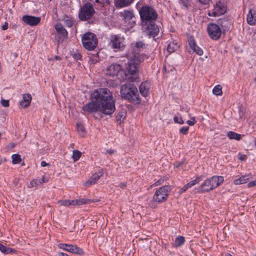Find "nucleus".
Returning a JSON list of instances; mask_svg holds the SVG:
<instances>
[{"instance_id": "obj_40", "label": "nucleus", "mask_w": 256, "mask_h": 256, "mask_svg": "<svg viewBox=\"0 0 256 256\" xmlns=\"http://www.w3.org/2000/svg\"><path fill=\"white\" fill-rule=\"evenodd\" d=\"M191 188L190 186V184H189L188 183L184 185L182 188L179 192H178V194H182V193H184V192H186V190L189 188Z\"/></svg>"}, {"instance_id": "obj_50", "label": "nucleus", "mask_w": 256, "mask_h": 256, "mask_svg": "<svg viewBox=\"0 0 256 256\" xmlns=\"http://www.w3.org/2000/svg\"><path fill=\"white\" fill-rule=\"evenodd\" d=\"M256 186V180H254V181H251L248 184V188L253 187Z\"/></svg>"}, {"instance_id": "obj_9", "label": "nucleus", "mask_w": 256, "mask_h": 256, "mask_svg": "<svg viewBox=\"0 0 256 256\" xmlns=\"http://www.w3.org/2000/svg\"><path fill=\"white\" fill-rule=\"evenodd\" d=\"M156 20L142 24V30L149 36L154 38L160 32V26L155 23Z\"/></svg>"}, {"instance_id": "obj_16", "label": "nucleus", "mask_w": 256, "mask_h": 256, "mask_svg": "<svg viewBox=\"0 0 256 256\" xmlns=\"http://www.w3.org/2000/svg\"><path fill=\"white\" fill-rule=\"evenodd\" d=\"M122 70L121 65L116 63L112 64L107 68L106 74L110 76H116Z\"/></svg>"}, {"instance_id": "obj_53", "label": "nucleus", "mask_w": 256, "mask_h": 256, "mask_svg": "<svg viewBox=\"0 0 256 256\" xmlns=\"http://www.w3.org/2000/svg\"><path fill=\"white\" fill-rule=\"evenodd\" d=\"M30 187H34L36 186V182L33 180L30 182Z\"/></svg>"}, {"instance_id": "obj_51", "label": "nucleus", "mask_w": 256, "mask_h": 256, "mask_svg": "<svg viewBox=\"0 0 256 256\" xmlns=\"http://www.w3.org/2000/svg\"><path fill=\"white\" fill-rule=\"evenodd\" d=\"M202 4H206L209 3L210 0H198Z\"/></svg>"}, {"instance_id": "obj_5", "label": "nucleus", "mask_w": 256, "mask_h": 256, "mask_svg": "<svg viewBox=\"0 0 256 256\" xmlns=\"http://www.w3.org/2000/svg\"><path fill=\"white\" fill-rule=\"evenodd\" d=\"M172 190L171 186H164L156 190L152 196V199L157 203L165 202L168 200V195Z\"/></svg>"}, {"instance_id": "obj_18", "label": "nucleus", "mask_w": 256, "mask_h": 256, "mask_svg": "<svg viewBox=\"0 0 256 256\" xmlns=\"http://www.w3.org/2000/svg\"><path fill=\"white\" fill-rule=\"evenodd\" d=\"M110 44L112 47L116 49H120L124 46L121 38L117 36H112L110 37Z\"/></svg>"}, {"instance_id": "obj_6", "label": "nucleus", "mask_w": 256, "mask_h": 256, "mask_svg": "<svg viewBox=\"0 0 256 256\" xmlns=\"http://www.w3.org/2000/svg\"><path fill=\"white\" fill-rule=\"evenodd\" d=\"M82 40L84 47L88 50H94L98 46L97 38L92 32L84 34Z\"/></svg>"}, {"instance_id": "obj_59", "label": "nucleus", "mask_w": 256, "mask_h": 256, "mask_svg": "<svg viewBox=\"0 0 256 256\" xmlns=\"http://www.w3.org/2000/svg\"><path fill=\"white\" fill-rule=\"evenodd\" d=\"M226 256H232L231 254H227Z\"/></svg>"}, {"instance_id": "obj_33", "label": "nucleus", "mask_w": 256, "mask_h": 256, "mask_svg": "<svg viewBox=\"0 0 256 256\" xmlns=\"http://www.w3.org/2000/svg\"><path fill=\"white\" fill-rule=\"evenodd\" d=\"M64 24L68 27H71L74 24V20L72 18L68 17L66 15L64 16Z\"/></svg>"}, {"instance_id": "obj_31", "label": "nucleus", "mask_w": 256, "mask_h": 256, "mask_svg": "<svg viewBox=\"0 0 256 256\" xmlns=\"http://www.w3.org/2000/svg\"><path fill=\"white\" fill-rule=\"evenodd\" d=\"M205 176L204 175H201L200 176H198L194 180H192L188 182L190 184V186H194L195 184H198L200 181H202L204 178Z\"/></svg>"}, {"instance_id": "obj_20", "label": "nucleus", "mask_w": 256, "mask_h": 256, "mask_svg": "<svg viewBox=\"0 0 256 256\" xmlns=\"http://www.w3.org/2000/svg\"><path fill=\"white\" fill-rule=\"evenodd\" d=\"M102 176V173L100 172V174L98 173H95L94 174L92 175L91 178L87 180L84 186H90L94 184H96V182H97V180Z\"/></svg>"}, {"instance_id": "obj_54", "label": "nucleus", "mask_w": 256, "mask_h": 256, "mask_svg": "<svg viewBox=\"0 0 256 256\" xmlns=\"http://www.w3.org/2000/svg\"><path fill=\"white\" fill-rule=\"evenodd\" d=\"M8 28V24L7 22H6L4 25L2 26V29L3 30H6Z\"/></svg>"}, {"instance_id": "obj_61", "label": "nucleus", "mask_w": 256, "mask_h": 256, "mask_svg": "<svg viewBox=\"0 0 256 256\" xmlns=\"http://www.w3.org/2000/svg\"><path fill=\"white\" fill-rule=\"evenodd\" d=\"M254 144H256V140L254 141Z\"/></svg>"}, {"instance_id": "obj_29", "label": "nucleus", "mask_w": 256, "mask_h": 256, "mask_svg": "<svg viewBox=\"0 0 256 256\" xmlns=\"http://www.w3.org/2000/svg\"><path fill=\"white\" fill-rule=\"evenodd\" d=\"M178 48V46L175 42H172L168 44L167 47L168 51L172 53L176 51Z\"/></svg>"}, {"instance_id": "obj_32", "label": "nucleus", "mask_w": 256, "mask_h": 256, "mask_svg": "<svg viewBox=\"0 0 256 256\" xmlns=\"http://www.w3.org/2000/svg\"><path fill=\"white\" fill-rule=\"evenodd\" d=\"M144 43L142 42H138L135 44V49L134 50L135 51L136 54H139L138 52L140 51L141 49L143 48L144 46Z\"/></svg>"}, {"instance_id": "obj_39", "label": "nucleus", "mask_w": 256, "mask_h": 256, "mask_svg": "<svg viewBox=\"0 0 256 256\" xmlns=\"http://www.w3.org/2000/svg\"><path fill=\"white\" fill-rule=\"evenodd\" d=\"M213 93L216 96H220L222 94V87L220 85L216 86L212 90Z\"/></svg>"}, {"instance_id": "obj_12", "label": "nucleus", "mask_w": 256, "mask_h": 256, "mask_svg": "<svg viewBox=\"0 0 256 256\" xmlns=\"http://www.w3.org/2000/svg\"><path fill=\"white\" fill-rule=\"evenodd\" d=\"M226 12V7L224 3L220 1L217 2L214 9L210 12L208 15L210 16H218L224 14Z\"/></svg>"}, {"instance_id": "obj_45", "label": "nucleus", "mask_w": 256, "mask_h": 256, "mask_svg": "<svg viewBox=\"0 0 256 256\" xmlns=\"http://www.w3.org/2000/svg\"><path fill=\"white\" fill-rule=\"evenodd\" d=\"M157 202L153 199L150 202L149 206L152 208H157Z\"/></svg>"}, {"instance_id": "obj_21", "label": "nucleus", "mask_w": 256, "mask_h": 256, "mask_svg": "<svg viewBox=\"0 0 256 256\" xmlns=\"http://www.w3.org/2000/svg\"><path fill=\"white\" fill-rule=\"evenodd\" d=\"M133 0H115L114 6L116 8H122L130 6Z\"/></svg>"}, {"instance_id": "obj_56", "label": "nucleus", "mask_w": 256, "mask_h": 256, "mask_svg": "<svg viewBox=\"0 0 256 256\" xmlns=\"http://www.w3.org/2000/svg\"><path fill=\"white\" fill-rule=\"evenodd\" d=\"M182 164L183 162H176V164H174V165L176 167L178 168L180 167Z\"/></svg>"}, {"instance_id": "obj_35", "label": "nucleus", "mask_w": 256, "mask_h": 256, "mask_svg": "<svg viewBox=\"0 0 256 256\" xmlns=\"http://www.w3.org/2000/svg\"><path fill=\"white\" fill-rule=\"evenodd\" d=\"M184 238L182 236H178L174 240V246H180L184 242Z\"/></svg>"}, {"instance_id": "obj_19", "label": "nucleus", "mask_w": 256, "mask_h": 256, "mask_svg": "<svg viewBox=\"0 0 256 256\" xmlns=\"http://www.w3.org/2000/svg\"><path fill=\"white\" fill-rule=\"evenodd\" d=\"M55 29L58 34L60 35V38H62V40L67 38L68 35V32L61 24H56L55 25Z\"/></svg>"}, {"instance_id": "obj_44", "label": "nucleus", "mask_w": 256, "mask_h": 256, "mask_svg": "<svg viewBox=\"0 0 256 256\" xmlns=\"http://www.w3.org/2000/svg\"><path fill=\"white\" fill-rule=\"evenodd\" d=\"M188 129H189L188 126H184V127L180 129V132L181 134H186L188 133Z\"/></svg>"}, {"instance_id": "obj_4", "label": "nucleus", "mask_w": 256, "mask_h": 256, "mask_svg": "<svg viewBox=\"0 0 256 256\" xmlns=\"http://www.w3.org/2000/svg\"><path fill=\"white\" fill-rule=\"evenodd\" d=\"M140 15L142 22L144 23L152 22L156 20L158 18V14L154 8L150 6L144 5L139 10Z\"/></svg>"}, {"instance_id": "obj_57", "label": "nucleus", "mask_w": 256, "mask_h": 256, "mask_svg": "<svg viewBox=\"0 0 256 256\" xmlns=\"http://www.w3.org/2000/svg\"><path fill=\"white\" fill-rule=\"evenodd\" d=\"M126 186V184L125 183V182L122 183L120 184V188H122V189L124 188Z\"/></svg>"}, {"instance_id": "obj_22", "label": "nucleus", "mask_w": 256, "mask_h": 256, "mask_svg": "<svg viewBox=\"0 0 256 256\" xmlns=\"http://www.w3.org/2000/svg\"><path fill=\"white\" fill-rule=\"evenodd\" d=\"M247 22L251 26L255 25L256 24V12L252 10H250L247 15Z\"/></svg>"}, {"instance_id": "obj_24", "label": "nucleus", "mask_w": 256, "mask_h": 256, "mask_svg": "<svg viewBox=\"0 0 256 256\" xmlns=\"http://www.w3.org/2000/svg\"><path fill=\"white\" fill-rule=\"evenodd\" d=\"M32 99L30 94H23L22 100L20 103V106L24 108H28L30 104Z\"/></svg>"}, {"instance_id": "obj_42", "label": "nucleus", "mask_w": 256, "mask_h": 256, "mask_svg": "<svg viewBox=\"0 0 256 256\" xmlns=\"http://www.w3.org/2000/svg\"><path fill=\"white\" fill-rule=\"evenodd\" d=\"M174 120L176 123H178L181 124L184 123V122L181 117L174 116Z\"/></svg>"}, {"instance_id": "obj_49", "label": "nucleus", "mask_w": 256, "mask_h": 256, "mask_svg": "<svg viewBox=\"0 0 256 256\" xmlns=\"http://www.w3.org/2000/svg\"><path fill=\"white\" fill-rule=\"evenodd\" d=\"M238 158L240 161H244V160H246V155L242 154H241L240 153H239Z\"/></svg>"}, {"instance_id": "obj_1", "label": "nucleus", "mask_w": 256, "mask_h": 256, "mask_svg": "<svg viewBox=\"0 0 256 256\" xmlns=\"http://www.w3.org/2000/svg\"><path fill=\"white\" fill-rule=\"evenodd\" d=\"M90 98L91 102L82 108L86 112L92 114L100 111L104 114L110 116L116 110L112 94L107 88L95 90L90 94Z\"/></svg>"}, {"instance_id": "obj_34", "label": "nucleus", "mask_w": 256, "mask_h": 256, "mask_svg": "<svg viewBox=\"0 0 256 256\" xmlns=\"http://www.w3.org/2000/svg\"><path fill=\"white\" fill-rule=\"evenodd\" d=\"M126 117V112L124 111L120 112L116 116V120L120 124Z\"/></svg>"}, {"instance_id": "obj_11", "label": "nucleus", "mask_w": 256, "mask_h": 256, "mask_svg": "<svg viewBox=\"0 0 256 256\" xmlns=\"http://www.w3.org/2000/svg\"><path fill=\"white\" fill-rule=\"evenodd\" d=\"M121 16L128 26L132 28L135 25L136 18L132 10H124L121 14Z\"/></svg>"}, {"instance_id": "obj_27", "label": "nucleus", "mask_w": 256, "mask_h": 256, "mask_svg": "<svg viewBox=\"0 0 256 256\" xmlns=\"http://www.w3.org/2000/svg\"><path fill=\"white\" fill-rule=\"evenodd\" d=\"M227 136L230 139H234L236 140H240L242 138V136L235 132L230 131L227 134Z\"/></svg>"}, {"instance_id": "obj_15", "label": "nucleus", "mask_w": 256, "mask_h": 256, "mask_svg": "<svg viewBox=\"0 0 256 256\" xmlns=\"http://www.w3.org/2000/svg\"><path fill=\"white\" fill-rule=\"evenodd\" d=\"M22 20L26 24L30 26H35L40 22L41 18L38 16L24 15L22 16Z\"/></svg>"}, {"instance_id": "obj_28", "label": "nucleus", "mask_w": 256, "mask_h": 256, "mask_svg": "<svg viewBox=\"0 0 256 256\" xmlns=\"http://www.w3.org/2000/svg\"><path fill=\"white\" fill-rule=\"evenodd\" d=\"M0 250L4 254H8L12 252H16L15 250L8 247L0 243Z\"/></svg>"}, {"instance_id": "obj_30", "label": "nucleus", "mask_w": 256, "mask_h": 256, "mask_svg": "<svg viewBox=\"0 0 256 256\" xmlns=\"http://www.w3.org/2000/svg\"><path fill=\"white\" fill-rule=\"evenodd\" d=\"M76 128L78 134L80 136H84L86 133V129L84 126L81 124H76Z\"/></svg>"}, {"instance_id": "obj_52", "label": "nucleus", "mask_w": 256, "mask_h": 256, "mask_svg": "<svg viewBox=\"0 0 256 256\" xmlns=\"http://www.w3.org/2000/svg\"><path fill=\"white\" fill-rule=\"evenodd\" d=\"M116 150L114 149H108L106 150V152L110 154H112L116 152Z\"/></svg>"}, {"instance_id": "obj_10", "label": "nucleus", "mask_w": 256, "mask_h": 256, "mask_svg": "<svg viewBox=\"0 0 256 256\" xmlns=\"http://www.w3.org/2000/svg\"><path fill=\"white\" fill-rule=\"evenodd\" d=\"M207 30L210 38L214 40H218L221 36L222 30L218 24L213 23L209 24Z\"/></svg>"}, {"instance_id": "obj_37", "label": "nucleus", "mask_w": 256, "mask_h": 256, "mask_svg": "<svg viewBox=\"0 0 256 256\" xmlns=\"http://www.w3.org/2000/svg\"><path fill=\"white\" fill-rule=\"evenodd\" d=\"M82 156V153L78 150H74L72 152V158L74 162L78 160Z\"/></svg>"}, {"instance_id": "obj_25", "label": "nucleus", "mask_w": 256, "mask_h": 256, "mask_svg": "<svg viewBox=\"0 0 256 256\" xmlns=\"http://www.w3.org/2000/svg\"><path fill=\"white\" fill-rule=\"evenodd\" d=\"M98 200H96V202H98ZM74 205L80 206V205L84 204L94 202L96 201H94V200H88V199L80 198L78 200H74Z\"/></svg>"}, {"instance_id": "obj_41", "label": "nucleus", "mask_w": 256, "mask_h": 256, "mask_svg": "<svg viewBox=\"0 0 256 256\" xmlns=\"http://www.w3.org/2000/svg\"><path fill=\"white\" fill-rule=\"evenodd\" d=\"M165 180H166L164 179V178H160L156 182H155L152 185L151 187H152L153 186H159V185L162 184V183H164V182Z\"/></svg>"}, {"instance_id": "obj_47", "label": "nucleus", "mask_w": 256, "mask_h": 256, "mask_svg": "<svg viewBox=\"0 0 256 256\" xmlns=\"http://www.w3.org/2000/svg\"><path fill=\"white\" fill-rule=\"evenodd\" d=\"M0 104L4 107H8L9 106V100L2 99L0 102Z\"/></svg>"}, {"instance_id": "obj_13", "label": "nucleus", "mask_w": 256, "mask_h": 256, "mask_svg": "<svg viewBox=\"0 0 256 256\" xmlns=\"http://www.w3.org/2000/svg\"><path fill=\"white\" fill-rule=\"evenodd\" d=\"M58 247L61 249H63L72 254H78L80 255H82L84 254L83 250L80 248L75 245L60 244H58Z\"/></svg>"}, {"instance_id": "obj_2", "label": "nucleus", "mask_w": 256, "mask_h": 256, "mask_svg": "<svg viewBox=\"0 0 256 256\" xmlns=\"http://www.w3.org/2000/svg\"><path fill=\"white\" fill-rule=\"evenodd\" d=\"M120 92L122 97L135 104H140L141 100L137 88L134 84L128 83L121 86Z\"/></svg>"}, {"instance_id": "obj_48", "label": "nucleus", "mask_w": 256, "mask_h": 256, "mask_svg": "<svg viewBox=\"0 0 256 256\" xmlns=\"http://www.w3.org/2000/svg\"><path fill=\"white\" fill-rule=\"evenodd\" d=\"M72 56L76 60H80L82 58V55L79 52L73 54Z\"/></svg>"}, {"instance_id": "obj_3", "label": "nucleus", "mask_w": 256, "mask_h": 256, "mask_svg": "<svg viewBox=\"0 0 256 256\" xmlns=\"http://www.w3.org/2000/svg\"><path fill=\"white\" fill-rule=\"evenodd\" d=\"M222 176H213L206 179L198 188V192L201 193L209 192L224 182Z\"/></svg>"}, {"instance_id": "obj_8", "label": "nucleus", "mask_w": 256, "mask_h": 256, "mask_svg": "<svg viewBox=\"0 0 256 256\" xmlns=\"http://www.w3.org/2000/svg\"><path fill=\"white\" fill-rule=\"evenodd\" d=\"M94 12L92 4L89 2L86 3L80 8L78 18L82 20H89L92 18Z\"/></svg>"}, {"instance_id": "obj_55", "label": "nucleus", "mask_w": 256, "mask_h": 256, "mask_svg": "<svg viewBox=\"0 0 256 256\" xmlns=\"http://www.w3.org/2000/svg\"><path fill=\"white\" fill-rule=\"evenodd\" d=\"M40 165L44 167L48 165V164H47L45 161H42L41 162Z\"/></svg>"}, {"instance_id": "obj_36", "label": "nucleus", "mask_w": 256, "mask_h": 256, "mask_svg": "<svg viewBox=\"0 0 256 256\" xmlns=\"http://www.w3.org/2000/svg\"><path fill=\"white\" fill-rule=\"evenodd\" d=\"M12 162L14 164H18L22 161L21 156L18 154H14L12 156Z\"/></svg>"}, {"instance_id": "obj_43", "label": "nucleus", "mask_w": 256, "mask_h": 256, "mask_svg": "<svg viewBox=\"0 0 256 256\" xmlns=\"http://www.w3.org/2000/svg\"><path fill=\"white\" fill-rule=\"evenodd\" d=\"M179 3L183 6L188 8L189 5V0H179Z\"/></svg>"}, {"instance_id": "obj_38", "label": "nucleus", "mask_w": 256, "mask_h": 256, "mask_svg": "<svg viewBox=\"0 0 256 256\" xmlns=\"http://www.w3.org/2000/svg\"><path fill=\"white\" fill-rule=\"evenodd\" d=\"M74 200H60L58 203L61 206H69L70 205L74 206Z\"/></svg>"}, {"instance_id": "obj_23", "label": "nucleus", "mask_w": 256, "mask_h": 256, "mask_svg": "<svg viewBox=\"0 0 256 256\" xmlns=\"http://www.w3.org/2000/svg\"><path fill=\"white\" fill-rule=\"evenodd\" d=\"M149 84L146 82H142L139 87L140 92L144 96H148L149 94Z\"/></svg>"}, {"instance_id": "obj_26", "label": "nucleus", "mask_w": 256, "mask_h": 256, "mask_svg": "<svg viewBox=\"0 0 256 256\" xmlns=\"http://www.w3.org/2000/svg\"><path fill=\"white\" fill-rule=\"evenodd\" d=\"M250 179L248 176H243L238 178L236 179L234 181V184L236 185L246 183Z\"/></svg>"}, {"instance_id": "obj_58", "label": "nucleus", "mask_w": 256, "mask_h": 256, "mask_svg": "<svg viewBox=\"0 0 256 256\" xmlns=\"http://www.w3.org/2000/svg\"><path fill=\"white\" fill-rule=\"evenodd\" d=\"M58 256H69L68 254L64 252H60L58 254Z\"/></svg>"}, {"instance_id": "obj_17", "label": "nucleus", "mask_w": 256, "mask_h": 256, "mask_svg": "<svg viewBox=\"0 0 256 256\" xmlns=\"http://www.w3.org/2000/svg\"><path fill=\"white\" fill-rule=\"evenodd\" d=\"M218 23L221 26L223 30L226 31L228 30L230 28L232 24V20L228 18H220L218 20Z\"/></svg>"}, {"instance_id": "obj_7", "label": "nucleus", "mask_w": 256, "mask_h": 256, "mask_svg": "<svg viewBox=\"0 0 256 256\" xmlns=\"http://www.w3.org/2000/svg\"><path fill=\"white\" fill-rule=\"evenodd\" d=\"M144 60V56L140 54H134L132 56H130V60L128 63L126 68V70L128 74L131 75L135 74L138 70V65Z\"/></svg>"}, {"instance_id": "obj_60", "label": "nucleus", "mask_w": 256, "mask_h": 256, "mask_svg": "<svg viewBox=\"0 0 256 256\" xmlns=\"http://www.w3.org/2000/svg\"><path fill=\"white\" fill-rule=\"evenodd\" d=\"M95 1H96V2H100L99 0H96Z\"/></svg>"}, {"instance_id": "obj_46", "label": "nucleus", "mask_w": 256, "mask_h": 256, "mask_svg": "<svg viewBox=\"0 0 256 256\" xmlns=\"http://www.w3.org/2000/svg\"><path fill=\"white\" fill-rule=\"evenodd\" d=\"M192 120H188L186 123L190 126H194L196 123V120L194 117L191 118Z\"/></svg>"}, {"instance_id": "obj_14", "label": "nucleus", "mask_w": 256, "mask_h": 256, "mask_svg": "<svg viewBox=\"0 0 256 256\" xmlns=\"http://www.w3.org/2000/svg\"><path fill=\"white\" fill-rule=\"evenodd\" d=\"M188 41L190 46V48H188L189 52L191 53L192 52H195L199 56L202 55V50L196 45L192 36L189 37Z\"/></svg>"}]
</instances>
